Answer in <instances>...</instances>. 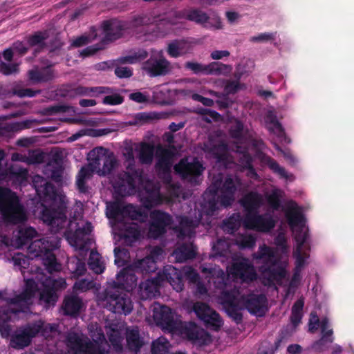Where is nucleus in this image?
<instances>
[{
  "label": "nucleus",
  "instance_id": "1",
  "mask_svg": "<svg viewBox=\"0 0 354 354\" xmlns=\"http://www.w3.org/2000/svg\"><path fill=\"white\" fill-rule=\"evenodd\" d=\"M106 216L116 221L118 230L117 236L120 245L115 248V263L119 266L130 264L131 255L124 246L133 245V205H124L122 203H112L106 207Z\"/></svg>",
  "mask_w": 354,
  "mask_h": 354
},
{
  "label": "nucleus",
  "instance_id": "2",
  "mask_svg": "<svg viewBox=\"0 0 354 354\" xmlns=\"http://www.w3.org/2000/svg\"><path fill=\"white\" fill-rule=\"evenodd\" d=\"M41 218L42 221L50 226L51 232L55 234L64 228L66 223L68 227L64 235L69 244L77 250H82L85 248V236L92 231V225L89 222L80 226L75 221H69L66 218V211L64 208L58 209L44 207Z\"/></svg>",
  "mask_w": 354,
  "mask_h": 354
},
{
  "label": "nucleus",
  "instance_id": "3",
  "mask_svg": "<svg viewBox=\"0 0 354 354\" xmlns=\"http://www.w3.org/2000/svg\"><path fill=\"white\" fill-rule=\"evenodd\" d=\"M242 185L241 179L236 174H219L214 176L210 186L204 193V199L207 201L209 209L212 212L218 209V203L225 208L232 206L236 194Z\"/></svg>",
  "mask_w": 354,
  "mask_h": 354
},
{
  "label": "nucleus",
  "instance_id": "4",
  "mask_svg": "<svg viewBox=\"0 0 354 354\" xmlns=\"http://www.w3.org/2000/svg\"><path fill=\"white\" fill-rule=\"evenodd\" d=\"M37 285L35 280L28 279L26 281V288L24 292L15 298L5 299L0 292V304L6 301L5 305L0 306V333L3 336L10 335L11 328L8 322L12 315L19 312H26L29 306L32 304V299L37 291Z\"/></svg>",
  "mask_w": 354,
  "mask_h": 354
},
{
  "label": "nucleus",
  "instance_id": "5",
  "mask_svg": "<svg viewBox=\"0 0 354 354\" xmlns=\"http://www.w3.org/2000/svg\"><path fill=\"white\" fill-rule=\"evenodd\" d=\"M93 340L75 333H70L66 337V346L70 354H110V346L104 333L100 329L91 335Z\"/></svg>",
  "mask_w": 354,
  "mask_h": 354
},
{
  "label": "nucleus",
  "instance_id": "6",
  "mask_svg": "<svg viewBox=\"0 0 354 354\" xmlns=\"http://www.w3.org/2000/svg\"><path fill=\"white\" fill-rule=\"evenodd\" d=\"M97 305L114 313L129 314L133 309L131 297L126 293L122 295L112 283L97 295Z\"/></svg>",
  "mask_w": 354,
  "mask_h": 354
},
{
  "label": "nucleus",
  "instance_id": "7",
  "mask_svg": "<svg viewBox=\"0 0 354 354\" xmlns=\"http://www.w3.org/2000/svg\"><path fill=\"white\" fill-rule=\"evenodd\" d=\"M0 212L3 218L13 224L22 223L27 220L24 208L18 197L8 188L0 187Z\"/></svg>",
  "mask_w": 354,
  "mask_h": 354
},
{
  "label": "nucleus",
  "instance_id": "8",
  "mask_svg": "<svg viewBox=\"0 0 354 354\" xmlns=\"http://www.w3.org/2000/svg\"><path fill=\"white\" fill-rule=\"evenodd\" d=\"M88 160L86 165L99 176L109 174L117 166L114 154L102 147H96L88 153Z\"/></svg>",
  "mask_w": 354,
  "mask_h": 354
},
{
  "label": "nucleus",
  "instance_id": "9",
  "mask_svg": "<svg viewBox=\"0 0 354 354\" xmlns=\"http://www.w3.org/2000/svg\"><path fill=\"white\" fill-rule=\"evenodd\" d=\"M56 245L52 242L45 239H37L32 241L28 247V252L35 257H41L44 261V264L49 273L54 271H59L61 265L56 261L55 254L53 250Z\"/></svg>",
  "mask_w": 354,
  "mask_h": 354
},
{
  "label": "nucleus",
  "instance_id": "10",
  "mask_svg": "<svg viewBox=\"0 0 354 354\" xmlns=\"http://www.w3.org/2000/svg\"><path fill=\"white\" fill-rule=\"evenodd\" d=\"M175 17L177 19L193 21L205 29L219 30L222 28L221 19L218 17H210L199 8H189L176 11Z\"/></svg>",
  "mask_w": 354,
  "mask_h": 354
},
{
  "label": "nucleus",
  "instance_id": "11",
  "mask_svg": "<svg viewBox=\"0 0 354 354\" xmlns=\"http://www.w3.org/2000/svg\"><path fill=\"white\" fill-rule=\"evenodd\" d=\"M172 223L173 218L169 213L160 209L151 211L149 214L147 236L155 240L159 239L167 233Z\"/></svg>",
  "mask_w": 354,
  "mask_h": 354
},
{
  "label": "nucleus",
  "instance_id": "12",
  "mask_svg": "<svg viewBox=\"0 0 354 354\" xmlns=\"http://www.w3.org/2000/svg\"><path fill=\"white\" fill-rule=\"evenodd\" d=\"M219 299L227 315L237 324H240L243 321L241 310L244 308L239 301V291L236 289L223 290Z\"/></svg>",
  "mask_w": 354,
  "mask_h": 354
},
{
  "label": "nucleus",
  "instance_id": "13",
  "mask_svg": "<svg viewBox=\"0 0 354 354\" xmlns=\"http://www.w3.org/2000/svg\"><path fill=\"white\" fill-rule=\"evenodd\" d=\"M192 310L207 328L218 331L223 324L220 315L206 303L202 301L194 303Z\"/></svg>",
  "mask_w": 354,
  "mask_h": 354
},
{
  "label": "nucleus",
  "instance_id": "14",
  "mask_svg": "<svg viewBox=\"0 0 354 354\" xmlns=\"http://www.w3.org/2000/svg\"><path fill=\"white\" fill-rule=\"evenodd\" d=\"M42 284L44 288L40 292L39 302L48 309L55 305L58 299L56 291L66 288V283L63 278L55 279L49 277L42 281Z\"/></svg>",
  "mask_w": 354,
  "mask_h": 354
},
{
  "label": "nucleus",
  "instance_id": "15",
  "mask_svg": "<svg viewBox=\"0 0 354 354\" xmlns=\"http://www.w3.org/2000/svg\"><path fill=\"white\" fill-rule=\"evenodd\" d=\"M140 201L142 205L147 209L161 205L163 203V196L160 193L159 183L151 180L145 182L143 187L139 194Z\"/></svg>",
  "mask_w": 354,
  "mask_h": 354
},
{
  "label": "nucleus",
  "instance_id": "16",
  "mask_svg": "<svg viewBox=\"0 0 354 354\" xmlns=\"http://www.w3.org/2000/svg\"><path fill=\"white\" fill-rule=\"evenodd\" d=\"M204 169L205 167L196 158L189 162L187 158H183L174 166L175 172L190 183H196Z\"/></svg>",
  "mask_w": 354,
  "mask_h": 354
},
{
  "label": "nucleus",
  "instance_id": "17",
  "mask_svg": "<svg viewBox=\"0 0 354 354\" xmlns=\"http://www.w3.org/2000/svg\"><path fill=\"white\" fill-rule=\"evenodd\" d=\"M185 68L191 71L195 75H226L232 70V66L221 62H214L205 65L198 62H187Z\"/></svg>",
  "mask_w": 354,
  "mask_h": 354
},
{
  "label": "nucleus",
  "instance_id": "18",
  "mask_svg": "<svg viewBox=\"0 0 354 354\" xmlns=\"http://www.w3.org/2000/svg\"><path fill=\"white\" fill-rule=\"evenodd\" d=\"M276 220L270 214H246L243 224L248 229L261 232H268L276 225Z\"/></svg>",
  "mask_w": 354,
  "mask_h": 354
},
{
  "label": "nucleus",
  "instance_id": "19",
  "mask_svg": "<svg viewBox=\"0 0 354 354\" xmlns=\"http://www.w3.org/2000/svg\"><path fill=\"white\" fill-rule=\"evenodd\" d=\"M152 310L153 319L158 326L169 331L177 328L178 323L174 319V313L169 307L154 303Z\"/></svg>",
  "mask_w": 354,
  "mask_h": 354
},
{
  "label": "nucleus",
  "instance_id": "20",
  "mask_svg": "<svg viewBox=\"0 0 354 354\" xmlns=\"http://www.w3.org/2000/svg\"><path fill=\"white\" fill-rule=\"evenodd\" d=\"M239 301L244 309L252 315L261 316L265 313L267 298L263 294H243L239 297Z\"/></svg>",
  "mask_w": 354,
  "mask_h": 354
},
{
  "label": "nucleus",
  "instance_id": "21",
  "mask_svg": "<svg viewBox=\"0 0 354 354\" xmlns=\"http://www.w3.org/2000/svg\"><path fill=\"white\" fill-rule=\"evenodd\" d=\"M39 326L28 324L19 328L12 335L10 340L12 347L22 349L30 345L31 340L38 334Z\"/></svg>",
  "mask_w": 354,
  "mask_h": 354
},
{
  "label": "nucleus",
  "instance_id": "22",
  "mask_svg": "<svg viewBox=\"0 0 354 354\" xmlns=\"http://www.w3.org/2000/svg\"><path fill=\"white\" fill-rule=\"evenodd\" d=\"M230 273L234 278L240 279L243 283H251L257 279V274L252 264L248 260L234 262L231 267Z\"/></svg>",
  "mask_w": 354,
  "mask_h": 354
},
{
  "label": "nucleus",
  "instance_id": "23",
  "mask_svg": "<svg viewBox=\"0 0 354 354\" xmlns=\"http://www.w3.org/2000/svg\"><path fill=\"white\" fill-rule=\"evenodd\" d=\"M142 68L150 77L165 76L170 71V62L164 57L151 56L142 64Z\"/></svg>",
  "mask_w": 354,
  "mask_h": 354
},
{
  "label": "nucleus",
  "instance_id": "24",
  "mask_svg": "<svg viewBox=\"0 0 354 354\" xmlns=\"http://www.w3.org/2000/svg\"><path fill=\"white\" fill-rule=\"evenodd\" d=\"M120 172L112 180V185L116 194L121 196H129L133 191V169Z\"/></svg>",
  "mask_w": 354,
  "mask_h": 354
},
{
  "label": "nucleus",
  "instance_id": "25",
  "mask_svg": "<svg viewBox=\"0 0 354 354\" xmlns=\"http://www.w3.org/2000/svg\"><path fill=\"white\" fill-rule=\"evenodd\" d=\"M159 278L166 280L176 292H180L184 288L183 275L182 272L171 265L164 267L162 274Z\"/></svg>",
  "mask_w": 354,
  "mask_h": 354
},
{
  "label": "nucleus",
  "instance_id": "26",
  "mask_svg": "<svg viewBox=\"0 0 354 354\" xmlns=\"http://www.w3.org/2000/svg\"><path fill=\"white\" fill-rule=\"evenodd\" d=\"M156 158L157 161L155 165V169L158 174H163L168 175L169 178L171 162V159L173 157V152L166 148H163L161 146H158L156 150Z\"/></svg>",
  "mask_w": 354,
  "mask_h": 354
},
{
  "label": "nucleus",
  "instance_id": "27",
  "mask_svg": "<svg viewBox=\"0 0 354 354\" xmlns=\"http://www.w3.org/2000/svg\"><path fill=\"white\" fill-rule=\"evenodd\" d=\"M101 26L104 35L102 39L104 44L120 38L124 28L122 22L115 19L104 21Z\"/></svg>",
  "mask_w": 354,
  "mask_h": 354
},
{
  "label": "nucleus",
  "instance_id": "28",
  "mask_svg": "<svg viewBox=\"0 0 354 354\" xmlns=\"http://www.w3.org/2000/svg\"><path fill=\"white\" fill-rule=\"evenodd\" d=\"M118 289L127 292L133 290V264H128L116 274V281L112 283Z\"/></svg>",
  "mask_w": 354,
  "mask_h": 354
},
{
  "label": "nucleus",
  "instance_id": "29",
  "mask_svg": "<svg viewBox=\"0 0 354 354\" xmlns=\"http://www.w3.org/2000/svg\"><path fill=\"white\" fill-rule=\"evenodd\" d=\"M28 77L32 84L45 83L54 79L55 73L50 66L41 68L35 66L28 71Z\"/></svg>",
  "mask_w": 354,
  "mask_h": 354
},
{
  "label": "nucleus",
  "instance_id": "30",
  "mask_svg": "<svg viewBox=\"0 0 354 354\" xmlns=\"http://www.w3.org/2000/svg\"><path fill=\"white\" fill-rule=\"evenodd\" d=\"M186 337L194 342L205 345L210 339V335L204 330H201L194 322H189L184 328Z\"/></svg>",
  "mask_w": 354,
  "mask_h": 354
},
{
  "label": "nucleus",
  "instance_id": "31",
  "mask_svg": "<svg viewBox=\"0 0 354 354\" xmlns=\"http://www.w3.org/2000/svg\"><path fill=\"white\" fill-rule=\"evenodd\" d=\"M160 278L147 279L139 285V295L142 300L155 297L159 292Z\"/></svg>",
  "mask_w": 354,
  "mask_h": 354
},
{
  "label": "nucleus",
  "instance_id": "32",
  "mask_svg": "<svg viewBox=\"0 0 354 354\" xmlns=\"http://www.w3.org/2000/svg\"><path fill=\"white\" fill-rule=\"evenodd\" d=\"M82 306V299L71 293L64 297L62 308L64 315L74 317L79 314Z\"/></svg>",
  "mask_w": 354,
  "mask_h": 354
},
{
  "label": "nucleus",
  "instance_id": "33",
  "mask_svg": "<svg viewBox=\"0 0 354 354\" xmlns=\"http://www.w3.org/2000/svg\"><path fill=\"white\" fill-rule=\"evenodd\" d=\"M262 204V196L255 192H250L245 194L241 200V205L247 212V214L258 213V209Z\"/></svg>",
  "mask_w": 354,
  "mask_h": 354
},
{
  "label": "nucleus",
  "instance_id": "34",
  "mask_svg": "<svg viewBox=\"0 0 354 354\" xmlns=\"http://www.w3.org/2000/svg\"><path fill=\"white\" fill-rule=\"evenodd\" d=\"M93 174L92 170L86 165L79 171L77 176L76 185L81 193L88 192L89 187L86 185V181L92 178Z\"/></svg>",
  "mask_w": 354,
  "mask_h": 354
},
{
  "label": "nucleus",
  "instance_id": "35",
  "mask_svg": "<svg viewBox=\"0 0 354 354\" xmlns=\"http://www.w3.org/2000/svg\"><path fill=\"white\" fill-rule=\"evenodd\" d=\"M333 334V329H329L326 333L322 334L321 337L312 344L313 350L318 353L327 351L330 347V344L333 342L334 337Z\"/></svg>",
  "mask_w": 354,
  "mask_h": 354
},
{
  "label": "nucleus",
  "instance_id": "36",
  "mask_svg": "<svg viewBox=\"0 0 354 354\" xmlns=\"http://www.w3.org/2000/svg\"><path fill=\"white\" fill-rule=\"evenodd\" d=\"M241 216L239 213H234L227 218L223 220L222 228L227 234H233L241 225Z\"/></svg>",
  "mask_w": 354,
  "mask_h": 354
},
{
  "label": "nucleus",
  "instance_id": "37",
  "mask_svg": "<svg viewBox=\"0 0 354 354\" xmlns=\"http://www.w3.org/2000/svg\"><path fill=\"white\" fill-rule=\"evenodd\" d=\"M276 263H268L266 266H262L260 270L263 274L268 275L271 280L282 279L285 277L286 270L281 266H276Z\"/></svg>",
  "mask_w": 354,
  "mask_h": 354
},
{
  "label": "nucleus",
  "instance_id": "38",
  "mask_svg": "<svg viewBox=\"0 0 354 354\" xmlns=\"http://www.w3.org/2000/svg\"><path fill=\"white\" fill-rule=\"evenodd\" d=\"M254 258L261 260L266 264L277 263L273 250L266 245L259 247L258 252L254 254Z\"/></svg>",
  "mask_w": 354,
  "mask_h": 354
},
{
  "label": "nucleus",
  "instance_id": "39",
  "mask_svg": "<svg viewBox=\"0 0 354 354\" xmlns=\"http://www.w3.org/2000/svg\"><path fill=\"white\" fill-rule=\"evenodd\" d=\"M140 270L142 273H151L157 270L156 261L147 257L140 260L134 259V272Z\"/></svg>",
  "mask_w": 354,
  "mask_h": 354
},
{
  "label": "nucleus",
  "instance_id": "40",
  "mask_svg": "<svg viewBox=\"0 0 354 354\" xmlns=\"http://www.w3.org/2000/svg\"><path fill=\"white\" fill-rule=\"evenodd\" d=\"M154 147L152 145L144 143L141 146L139 159L141 163L151 165L153 160Z\"/></svg>",
  "mask_w": 354,
  "mask_h": 354
},
{
  "label": "nucleus",
  "instance_id": "41",
  "mask_svg": "<svg viewBox=\"0 0 354 354\" xmlns=\"http://www.w3.org/2000/svg\"><path fill=\"white\" fill-rule=\"evenodd\" d=\"M121 154L127 162L126 169H131L133 166V142L126 140L120 147Z\"/></svg>",
  "mask_w": 354,
  "mask_h": 354
},
{
  "label": "nucleus",
  "instance_id": "42",
  "mask_svg": "<svg viewBox=\"0 0 354 354\" xmlns=\"http://www.w3.org/2000/svg\"><path fill=\"white\" fill-rule=\"evenodd\" d=\"M32 325H37L39 326L38 333H41L42 336L48 338L53 334L57 333L58 326L55 324H46L41 320L31 323Z\"/></svg>",
  "mask_w": 354,
  "mask_h": 354
},
{
  "label": "nucleus",
  "instance_id": "43",
  "mask_svg": "<svg viewBox=\"0 0 354 354\" xmlns=\"http://www.w3.org/2000/svg\"><path fill=\"white\" fill-rule=\"evenodd\" d=\"M263 162L274 174H278L282 178H288V174L285 169L281 167L274 158L270 156H266L263 158Z\"/></svg>",
  "mask_w": 354,
  "mask_h": 354
},
{
  "label": "nucleus",
  "instance_id": "44",
  "mask_svg": "<svg viewBox=\"0 0 354 354\" xmlns=\"http://www.w3.org/2000/svg\"><path fill=\"white\" fill-rule=\"evenodd\" d=\"M106 334L109 337V339L111 343L114 350L116 352H120L122 350V346L121 342L122 338L120 336V333L118 330L109 326L106 330Z\"/></svg>",
  "mask_w": 354,
  "mask_h": 354
},
{
  "label": "nucleus",
  "instance_id": "45",
  "mask_svg": "<svg viewBox=\"0 0 354 354\" xmlns=\"http://www.w3.org/2000/svg\"><path fill=\"white\" fill-rule=\"evenodd\" d=\"M177 256L180 261L192 259L196 257V251L192 244L183 243L176 251Z\"/></svg>",
  "mask_w": 354,
  "mask_h": 354
},
{
  "label": "nucleus",
  "instance_id": "46",
  "mask_svg": "<svg viewBox=\"0 0 354 354\" xmlns=\"http://www.w3.org/2000/svg\"><path fill=\"white\" fill-rule=\"evenodd\" d=\"M68 269L73 274V277H79L84 274L86 272V264L80 259H72L68 263Z\"/></svg>",
  "mask_w": 354,
  "mask_h": 354
},
{
  "label": "nucleus",
  "instance_id": "47",
  "mask_svg": "<svg viewBox=\"0 0 354 354\" xmlns=\"http://www.w3.org/2000/svg\"><path fill=\"white\" fill-rule=\"evenodd\" d=\"M286 217L288 225L293 227L303 224L304 222V215L296 209H290L286 212Z\"/></svg>",
  "mask_w": 354,
  "mask_h": 354
},
{
  "label": "nucleus",
  "instance_id": "48",
  "mask_svg": "<svg viewBox=\"0 0 354 354\" xmlns=\"http://www.w3.org/2000/svg\"><path fill=\"white\" fill-rule=\"evenodd\" d=\"M41 122L37 120H26L22 122H13L6 124L5 129L8 131H18L21 129H28L32 127L33 124H40Z\"/></svg>",
  "mask_w": 354,
  "mask_h": 354
},
{
  "label": "nucleus",
  "instance_id": "49",
  "mask_svg": "<svg viewBox=\"0 0 354 354\" xmlns=\"http://www.w3.org/2000/svg\"><path fill=\"white\" fill-rule=\"evenodd\" d=\"M19 246L27 244L28 240L35 237L37 234V231L32 227L21 228L19 230Z\"/></svg>",
  "mask_w": 354,
  "mask_h": 354
},
{
  "label": "nucleus",
  "instance_id": "50",
  "mask_svg": "<svg viewBox=\"0 0 354 354\" xmlns=\"http://www.w3.org/2000/svg\"><path fill=\"white\" fill-rule=\"evenodd\" d=\"M169 342L166 339L161 340L158 339L153 341L151 344V353L152 354H167L169 351Z\"/></svg>",
  "mask_w": 354,
  "mask_h": 354
},
{
  "label": "nucleus",
  "instance_id": "51",
  "mask_svg": "<svg viewBox=\"0 0 354 354\" xmlns=\"http://www.w3.org/2000/svg\"><path fill=\"white\" fill-rule=\"evenodd\" d=\"M88 266L96 274L102 273L104 269V266L100 259L99 254L93 252H91Z\"/></svg>",
  "mask_w": 354,
  "mask_h": 354
},
{
  "label": "nucleus",
  "instance_id": "52",
  "mask_svg": "<svg viewBox=\"0 0 354 354\" xmlns=\"http://www.w3.org/2000/svg\"><path fill=\"white\" fill-rule=\"evenodd\" d=\"M236 244L242 249L252 248L256 244V237L252 234H241L237 238Z\"/></svg>",
  "mask_w": 354,
  "mask_h": 354
},
{
  "label": "nucleus",
  "instance_id": "53",
  "mask_svg": "<svg viewBox=\"0 0 354 354\" xmlns=\"http://www.w3.org/2000/svg\"><path fill=\"white\" fill-rule=\"evenodd\" d=\"M60 167V161L54 159L47 164L46 169L51 171L50 176L53 180L59 181L62 178V170Z\"/></svg>",
  "mask_w": 354,
  "mask_h": 354
},
{
  "label": "nucleus",
  "instance_id": "54",
  "mask_svg": "<svg viewBox=\"0 0 354 354\" xmlns=\"http://www.w3.org/2000/svg\"><path fill=\"white\" fill-rule=\"evenodd\" d=\"M49 37L48 31L46 30L44 32L39 31L32 35L28 39V44L30 46H34L38 44H41L44 40Z\"/></svg>",
  "mask_w": 354,
  "mask_h": 354
},
{
  "label": "nucleus",
  "instance_id": "55",
  "mask_svg": "<svg viewBox=\"0 0 354 354\" xmlns=\"http://www.w3.org/2000/svg\"><path fill=\"white\" fill-rule=\"evenodd\" d=\"M37 192L41 193L44 196L53 198L55 196V187L49 182H44L37 189Z\"/></svg>",
  "mask_w": 354,
  "mask_h": 354
},
{
  "label": "nucleus",
  "instance_id": "56",
  "mask_svg": "<svg viewBox=\"0 0 354 354\" xmlns=\"http://www.w3.org/2000/svg\"><path fill=\"white\" fill-rule=\"evenodd\" d=\"M239 77L236 80H228L224 87L226 95L235 94L242 88V84L239 82Z\"/></svg>",
  "mask_w": 354,
  "mask_h": 354
},
{
  "label": "nucleus",
  "instance_id": "57",
  "mask_svg": "<svg viewBox=\"0 0 354 354\" xmlns=\"http://www.w3.org/2000/svg\"><path fill=\"white\" fill-rule=\"evenodd\" d=\"M303 250L296 248L294 252V256L295 257V270L301 271V268L305 265V260L308 258V255L302 252Z\"/></svg>",
  "mask_w": 354,
  "mask_h": 354
},
{
  "label": "nucleus",
  "instance_id": "58",
  "mask_svg": "<svg viewBox=\"0 0 354 354\" xmlns=\"http://www.w3.org/2000/svg\"><path fill=\"white\" fill-rule=\"evenodd\" d=\"M46 153L40 151H33L29 153L27 157V163L30 164H39L44 162Z\"/></svg>",
  "mask_w": 354,
  "mask_h": 354
},
{
  "label": "nucleus",
  "instance_id": "59",
  "mask_svg": "<svg viewBox=\"0 0 354 354\" xmlns=\"http://www.w3.org/2000/svg\"><path fill=\"white\" fill-rule=\"evenodd\" d=\"M71 109L70 106H64V105H56L52 106L47 108L44 109L41 111V114L50 115L57 113H65L69 111Z\"/></svg>",
  "mask_w": 354,
  "mask_h": 354
},
{
  "label": "nucleus",
  "instance_id": "60",
  "mask_svg": "<svg viewBox=\"0 0 354 354\" xmlns=\"http://www.w3.org/2000/svg\"><path fill=\"white\" fill-rule=\"evenodd\" d=\"M268 129L270 131L273 132L278 136H281L284 133L281 124L277 120L276 117L270 118Z\"/></svg>",
  "mask_w": 354,
  "mask_h": 354
},
{
  "label": "nucleus",
  "instance_id": "61",
  "mask_svg": "<svg viewBox=\"0 0 354 354\" xmlns=\"http://www.w3.org/2000/svg\"><path fill=\"white\" fill-rule=\"evenodd\" d=\"M93 287V282L88 279H81L76 281L73 285V289L80 292H86Z\"/></svg>",
  "mask_w": 354,
  "mask_h": 354
},
{
  "label": "nucleus",
  "instance_id": "62",
  "mask_svg": "<svg viewBox=\"0 0 354 354\" xmlns=\"http://www.w3.org/2000/svg\"><path fill=\"white\" fill-rule=\"evenodd\" d=\"M97 37V34L95 33L93 35H82L77 39H75L73 43L72 46L74 47H80L84 46L89 42H91Z\"/></svg>",
  "mask_w": 354,
  "mask_h": 354
},
{
  "label": "nucleus",
  "instance_id": "63",
  "mask_svg": "<svg viewBox=\"0 0 354 354\" xmlns=\"http://www.w3.org/2000/svg\"><path fill=\"white\" fill-rule=\"evenodd\" d=\"M309 237V234L308 231L299 230L295 234V241L297 242L296 248H299L303 250L305 247V244Z\"/></svg>",
  "mask_w": 354,
  "mask_h": 354
},
{
  "label": "nucleus",
  "instance_id": "64",
  "mask_svg": "<svg viewBox=\"0 0 354 354\" xmlns=\"http://www.w3.org/2000/svg\"><path fill=\"white\" fill-rule=\"evenodd\" d=\"M267 201L269 205L275 210L279 209L281 206L280 196L278 193L274 191L272 192L268 197Z\"/></svg>",
  "mask_w": 354,
  "mask_h": 354
}]
</instances>
